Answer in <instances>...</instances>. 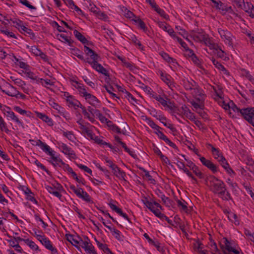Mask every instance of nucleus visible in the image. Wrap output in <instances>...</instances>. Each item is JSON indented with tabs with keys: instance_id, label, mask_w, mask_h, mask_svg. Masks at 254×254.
Segmentation results:
<instances>
[{
	"instance_id": "nucleus-1",
	"label": "nucleus",
	"mask_w": 254,
	"mask_h": 254,
	"mask_svg": "<svg viewBox=\"0 0 254 254\" xmlns=\"http://www.w3.org/2000/svg\"><path fill=\"white\" fill-rule=\"evenodd\" d=\"M207 185L210 190L214 193L218 194L219 196L223 199H230V194L227 191L224 182L214 176H211L208 179Z\"/></svg>"
},
{
	"instance_id": "nucleus-2",
	"label": "nucleus",
	"mask_w": 254,
	"mask_h": 254,
	"mask_svg": "<svg viewBox=\"0 0 254 254\" xmlns=\"http://www.w3.org/2000/svg\"><path fill=\"white\" fill-rule=\"evenodd\" d=\"M84 51L87 56L90 57L85 60V62L89 63L90 64H92L94 63L98 62L100 57L94 51L89 48L87 46L84 45Z\"/></svg>"
},
{
	"instance_id": "nucleus-3",
	"label": "nucleus",
	"mask_w": 254,
	"mask_h": 254,
	"mask_svg": "<svg viewBox=\"0 0 254 254\" xmlns=\"http://www.w3.org/2000/svg\"><path fill=\"white\" fill-rule=\"evenodd\" d=\"M218 33L222 40L230 47H233V38L231 33L227 30L219 28Z\"/></svg>"
},
{
	"instance_id": "nucleus-4",
	"label": "nucleus",
	"mask_w": 254,
	"mask_h": 254,
	"mask_svg": "<svg viewBox=\"0 0 254 254\" xmlns=\"http://www.w3.org/2000/svg\"><path fill=\"white\" fill-rule=\"evenodd\" d=\"M70 189L72 190L76 195L80 198H82L86 202L91 201V197L89 195L81 188H76L74 186L71 185L69 187Z\"/></svg>"
},
{
	"instance_id": "nucleus-5",
	"label": "nucleus",
	"mask_w": 254,
	"mask_h": 254,
	"mask_svg": "<svg viewBox=\"0 0 254 254\" xmlns=\"http://www.w3.org/2000/svg\"><path fill=\"white\" fill-rule=\"evenodd\" d=\"M37 238L47 249L50 250L52 254H56L58 253L57 249L53 247L50 241L44 236L37 235Z\"/></svg>"
},
{
	"instance_id": "nucleus-6",
	"label": "nucleus",
	"mask_w": 254,
	"mask_h": 254,
	"mask_svg": "<svg viewBox=\"0 0 254 254\" xmlns=\"http://www.w3.org/2000/svg\"><path fill=\"white\" fill-rule=\"evenodd\" d=\"M241 114L250 123L252 124L253 120L254 119V108L241 109Z\"/></svg>"
},
{
	"instance_id": "nucleus-7",
	"label": "nucleus",
	"mask_w": 254,
	"mask_h": 254,
	"mask_svg": "<svg viewBox=\"0 0 254 254\" xmlns=\"http://www.w3.org/2000/svg\"><path fill=\"white\" fill-rule=\"evenodd\" d=\"M215 3L217 4L216 6H215L217 9H219L221 11L222 13L225 14L226 12H228L231 14L234 15H237L235 12L233 11L231 6H228L226 5L224 3L220 1L215 2Z\"/></svg>"
},
{
	"instance_id": "nucleus-8",
	"label": "nucleus",
	"mask_w": 254,
	"mask_h": 254,
	"mask_svg": "<svg viewBox=\"0 0 254 254\" xmlns=\"http://www.w3.org/2000/svg\"><path fill=\"white\" fill-rule=\"evenodd\" d=\"M200 160L203 165L207 167L212 171L213 173H215L217 172V166L213 164L211 161L207 160L204 157H200Z\"/></svg>"
},
{
	"instance_id": "nucleus-9",
	"label": "nucleus",
	"mask_w": 254,
	"mask_h": 254,
	"mask_svg": "<svg viewBox=\"0 0 254 254\" xmlns=\"http://www.w3.org/2000/svg\"><path fill=\"white\" fill-rule=\"evenodd\" d=\"M85 100L91 105L96 107L99 103L100 101L94 95L86 93L84 95H83Z\"/></svg>"
},
{
	"instance_id": "nucleus-10",
	"label": "nucleus",
	"mask_w": 254,
	"mask_h": 254,
	"mask_svg": "<svg viewBox=\"0 0 254 254\" xmlns=\"http://www.w3.org/2000/svg\"><path fill=\"white\" fill-rule=\"evenodd\" d=\"M187 166L190 168V169L193 171V172L200 179L203 178V174L199 170L198 167L191 161H188Z\"/></svg>"
},
{
	"instance_id": "nucleus-11",
	"label": "nucleus",
	"mask_w": 254,
	"mask_h": 254,
	"mask_svg": "<svg viewBox=\"0 0 254 254\" xmlns=\"http://www.w3.org/2000/svg\"><path fill=\"white\" fill-rule=\"evenodd\" d=\"M83 120L80 119L77 121V123L80 125L79 128L82 130L83 133H86L88 137L91 139L94 138V134L92 133V131L88 129L87 127L83 125Z\"/></svg>"
},
{
	"instance_id": "nucleus-12",
	"label": "nucleus",
	"mask_w": 254,
	"mask_h": 254,
	"mask_svg": "<svg viewBox=\"0 0 254 254\" xmlns=\"http://www.w3.org/2000/svg\"><path fill=\"white\" fill-rule=\"evenodd\" d=\"M60 148L62 149V152L65 154L68 155L70 157L75 158V154L74 152L66 144L62 143L60 145Z\"/></svg>"
},
{
	"instance_id": "nucleus-13",
	"label": "nucleus",
	"mask_w": 254,
	"mask_h": 254,
	"mask_svg": "<svg viewBox=\"0 0 254 254\" xmlns=\"http://www.w3.org/2000/svg\"><path fill=\"white\" fill-rule=\"evenodd\" d=\"M155 133L157 134L159 138L165 141L170 146L174 148H176V145L172 142L161 131H156Z\"/></svg>"
},
{
	"instance_id": "nucleus-14",
	"label": "nucleus",
	"mask_w": 254,
	"mask_h": 254,
	"mask_svg": "<svg viewBox=\"0 0 254 254\" xmlns=\"http://www.w3.org/2000/svg\"><path fill=\"white\" fill-rule=\"evenodd\" d=\"M196 83L191 79L184 80V86L187 90H194L196 87Z\"/></svg>"
},
{
	"instance_id": "nucleus-15",
	"label": "nucleus",
	"mask_w": 254,
	"mask_h": 254,
	"mask_svg": "<svg viewBox=\"0 0 254 254\" xmlns=\"http://www.w3.org/2000/svg\"><path fill=\"white\" fill-rule=\"evenodd\" d=\"M218 162L220 163L221 166L225 169V170L229 173V174H234V172L233 170L230 167L229 165L227 163L226 159L224 157L222 158L221 159H219Z\"/></svg>"
},
{
	"instance_id": "nucleus-16",
	"label": "nucleus",
	"mask_w": 254,
	"mask_h": 254,
	"mask_svg": "<svg viewBox=\"0 0 254 254\" xmlns=\"http://www.w3.org/2000/svg\"><path fill=\"white\" fill-rule=\"evenodd\" d=\"M156 118L158 120H159L165 126L169 128L172 132L176 131V129L174 127L173 125L170 123H166L165 121L166 120V119L164 116L161 115H158L156 116Z\"/></svg>"
},
{
	"instance_id": "nucleus-17",
	"label": "nucleus",
	"mask_w": 254,
	"mask_h": 254,
	"mask_svg": "<svg viewBox=\"0 0 254 254\" xmlns=\"http://www.w3.org/2000/svg\"><path fill=\"white\" fill-rule=\"evenodd\" d=\"M91 65L93 68L99 72L106 76H109L107 70L101 64H98V62L93 64Z\"/></svg>"
},
{
	"instance_id": "nucleus-18",
	"label": "nucleus",
	"mask_w": 254,
	"mask_h": 254,
	"mask_svg": "<svg viewBox=\"0 0 254 254\" xmlns=\"http://www.w3.org/2000/svg\"><path fill=\"white\" fill-rule=\"evenodd\" d=\"M73 33L75 37L81 42H82L83 44H85V45L86 46L89 45L90 42L78 31L74 30L73 31Z\"/></svg>"
},
{
	"instance_id": "nucleus-19",
	"label": "nucleus",
	"mask_w": 254,
	"mask_h": 254,
	"mask_svg": "<svg viewBox=\"0 0 254 254\" xmlns=\"http://www.w3.org/2000/svg\"><path fill=\"white\" fill-rule=\"evenodd\" d=\"M205 44L210 47L211 49H214L216 51L218 50V48H219V46L213 42V41L210 39V38L208 37L207 35L206 37L203 40Z\"/></svg>"
},
{
	"instance_id": "nucleus-20",
	"label": "nucleus",
	"mask_w": 254,
	"mask_h": 254,
	"mask_svg": "<svg viewBox=\"0 0 254 254\" xmlns=\"http://www.w3.org/2000/svg\"><path fill=\"white\" fill-rule=\"evenodd\" d=\"M113 167L112 169L114 174L118 178L125 179L126 173L124 171H121L117 165H113Z\"/></svg>"
},
{
	"instance_id": "nucleus-21",
	"label": "nucleus",
	"mask_w": 254,
	"mask_h": 254,
	"mask_svg": "<svg viewBox=\"0 0 254 254\" xmlns=\"http://www.w3.org/2000/svg\"><path fill=\"white\" fill-rule=\"evenodd\" d=\"M6 115L7 117L11 119L12 120L14 121L17 124L22 126V123L20 121L18 118L15 115L14 113L11 111L6 112Z\"/></svg>"
},
{
	"instance_id": "nucleus-22",
	"label": "nucleus",
	"mask_w": 254,
	"mask_h": 254,
	"mask_svg": "<svg viewBox=\"0 0 254 254\" xmlns=\"http://www.w3.org/2000/svg\"><path fill=\"white\" fill-rule=\"evenodd\" d=\"M46 189L49 193L53 194L55 196L59 198L61 197V194L59 192V191L56 190V188H54L52 186H46Z\"/></svg>"
},
{
	"instance_id": "nucleus-23",
	"label": "nucleus",
	"mask_w": 254,
	"mask_h": 254,
	"mask_svg": "<svg viewBox=\"0 0 254 254\" xmlns=\"http://www.w3.org/2000/svg\"><path fill=\"white\" fill-rule=\"evenodd\" d=\"M228 218L230 221L234 223L236 225L239 224V221L236 214L233 212H228Z\"/></svg>"
},
{
	"instance_id": "nucleus-24",
	"label": "nucleus",
	"mask_w": 254,
	"mask_h": 254,
	"mask_svg": "<svg viewBox=\"0 0 254 254\" xmlns=\"http://www.w3.org/2000/svg\"><path fill=\"white\" fill-rule=\"evenodd\" d=\"M194 92H195V98H196L197 100L199 101L204 100L205 95L203 94L202 90L196 87L194 89Z\"/></svg>"
},
{
	"instance_id": "nucleus-25",
	"label": "nucleus",
	"mask_w": 254,
	"mask_h": 254,
	"mask_svg": "<svg viewBox=\"0 0 254 254\" xmlns=\"http://www.w3.org/2000/svg\"><path fill=\"white\" fill-rule=\"evenodd\" d=\"M79 107L82 109V113L84 116L86 117L90 122L92 123L94 122L95 121L94 117L92 115H90V114L87 111L85 107L83 106L82 105H80Z\"/></svg>"
},
{
	"instance_id": "nucleus-26",
	"label": "nucleus",
	"mask_w": 254,
	"mask_h": 254,
	"mask_svg": "<svg viewBox=\"0 0 254 254\" xmlns=\"http://www.w3.org/2000/svg\"><path fill=\"white\" fill-rule=\"evenodd\" d=\"M74 82L76 84V85L74 86L76 88H77L78 90L80 95L82 96L83 95H84L87 93L86 90L84 88V86L76 81H75Z\"/></svg>"
},
{
	"instance_id": "nucleus-27",
	"label": "nucleus",
	"mask_w": 254,
	"mask_h": 254,
	"mask_svg": "<svg viewBox=\"0 0 254 254\" xmlns=\"http://www.w3.org/2000/svg\"><path fill=\"white\" fill-rule=\"evenodd\" d=\"M84 250L86 252L90 254H97L94 247L90 243V241L88 242V245L86 246Z\"/></svg>"
},
{
	"instance_id": "nucleus-28",
	"label": "nucleus",
	"mask_w": 254,
	"mask_h": 254,
	"mask_svg": "<svg viewBox=\"0 0 254 254\" xmlns=\"http://www.w3.org/2000/svg\"><path fill=\"white\" fill-rule=\"evenodd\" d=\"M65 4L71 9H74L76 11H80V9L74 4L72 0H63Z\"/></svg>"
},
{
	"instance_id": "nucleus-29",
	"label": "nucleus",
	"mask_w": 254,
	"mask_h": 254,
	"mask_svg": "<svg viewBox=\"0 0 254 254\" xmlns=\"http://www.w3.org/2000/svg\"><path fill=\"white\" fill-rule=\"evenodd\" d=\"M207 34H203V33H198L197 34H195L193 35V38L195 40L202 42L206 37Z\"/></svg>"
},
{
	"instance_id": "nucleus-30",
	"label": "nucleus",
	"mask_w": 254,
	"mask_h": 254,
	"mask_svg": "<svg viewBox=\"0 0 254 254\" xmlns=\"http://www.w3.org/2000/svg\"><path fill=\"white\" fill-rule=\"evenodd\" d=\"M37 116L40 119L42 120L43 121L47 123L49 125H51L52 123L51 119H50L47 115L45 114H43L42 113H37Z\"/></svg>"
},
{
	"instance_id": "nucleus-31",
	"label": "nucleus",
	"mask_w": 254,
	"mask_h": 254,
	"mask_svg": "<svg viewBox=\"0 0 254 254\" xmlns=\"http://www.w3.org/2000/svg\"><path fill=\"white\" fill-rule=\"evenodd\" d=\"M52 163L54 166H58L60 167H63L65 164L60 158L58 157L54 158Z\"/></svg>"
},
{
	"instance_id": "nucleus-32",
	"label": "nucleus",
	"mask_w": 254,
	"mask_h": 254,
	"mask_svg": "<svg viewBox=\"0 0 254 254\" xmlns=\"http://www.w3.org/2000/svg\"><path fill=\"white\" fill-rule=\"evenodd\" d=\"M152 97L158 101L162 105L165 107L167 106V103L166 100L160 95H152Z\"/></svg>"
},
{
	"instance_id": "nucleus-33",
	"label": "nucleus",
	"mask_w": 254,
	"mask_h": 254,
	"mask_svg": "<svg viewBox=\"0 0 254 254\" xmlns=\"http://www.w3.org/2000/svg\"><path fill=\"white\" fill-rule=\"evenodd\" d=\"M67 240L70 242L72 245L75 246L78 249H79V247L77 245L79 240L75 239L72 235H69L68 236H67Z\"/></svg>"
},
{
	"instance_id": "nucleus-34",
	"label": "nucleus",
	"mask_w": 254,
	"mask_h": 254,
	"mask_svg": "<svg viewBox=\"0 0 254 254\" xmlns=\"http://www.w3.org/2000/svg\"><path fill=\"white\" fill-rule=\"evenodd\" d=\"M79 240L78 241V245H79V246H78L79 247L80 246L84 249L86 246L88 245V242L90 241V240L87 236L84 237V240H82L81 238H79Z\"/></svg>"
},
{
	"instance_id": "nucleus-35",
	"label": "nucleus",
	"mask_w": 254,
	"mask_h": 254,
	"mask_svg": "<svg viewBox=\"0 0 254 254\" xmlns=\"http://www.w3.org/2000/svg\"><path fill=\"white\" fill-rule=\"evenodd\" d=\"M57 37L60 40L64 42H67L69 45L72 43L70 39H68V37L63 34H58Z\"/></svg>"
},
{
	"instance_id": "nucleus-36",
	"label": "nucleus",
	"mask_w": 254,
	"mask_h": 254,
	"mask_svg": "<svg viewBox=\"0 0 254 254\" xmlns=\"http://www.w3.org/2000/svg\"><path fill=\"white\" fill-rule=\"evenodd\" d=\"M150 210L158 217L163 219L165 215L162 213L159 209L157 208H155L154 206H153L152 208H150Z\"/></svg>"
},
{
	"instance_id": "nucleus-37",
	"label": "nucleus",
	"mask_w": 254,
	"mask_h": 254,
	"mask_svg": "<svg viewBox=\"0 0 254 254\" xmlns=\"http://www.w3.org/2000/svg\"><path fill=\"white\" fill-rule=\"evenodd\" d=\"M120 144L124 148L126 152H127V153H128V154L130 156H131L132 157H133L134 158L136 157V155L134 154V153L133 151H130V149L127 147V146H126V144L124 142H123L122 141H120Z\"/></svg>"
},
{
	"instance_id": "nucleus-38",
	"label": "nucleus",
	"mask_w": 254,
	"mask_h": 254,
	"mask_svg": "<svg viewBox=\"0 0 254 254\" xmlns=\"http://www.w3.org/2000/svg\"><path fill=\"white\" fill-rule=\"evenodd\" d=\"M189 110V109L186 105H184L181 108L178 109L179 114L184 116L187 115Z\"/></svg>"
},
{
	"instance_id": "nucleus-39",
	"label": "nucleus",
	"mask_w": 254,
	"mask_h": 254,
	"mask_svg": "<svg viewBox=\"0 0 254 254\" xmlns=\"http://www.w3.org/2000/svg\"><path fill=\"white\" fill-rule=\"evenodd\" d=\"M209 248L212 252V253H215L218 252V249L217 247L216 244L212 240H211L209 243Z\"/></svg>"
},
{
	"instance_id": "nucleus-40",
	"label": "nucleus",
	"mask_w": 254,
	"mask_h": 254,
	"mask_svg": "<svg viewBox=\"0 0 254 254\" xmlns=\"http://www.w3.org/2000/svg\"><path fill=\"white\" fill-rule=\"evenodd\" d=\"M160 16L163 17L166 19H168L169 18V16L166 14L165 12V11L159 8L158 6L155 7V9H154Z\"/></svg>"
},
{
	"instance_id": "nucleus-41",
	"label": "nucleus",
	"mask_w": 254,
	"mask_h": 254,
	"mask_svg": "<svg viewBox=\"0 0 254 254\" xmlns=\"http://www.w3.org/2000/svg\"><path fill=\"white\" fill-rule=\"evenodd\" d=\"M212 62L213 64L218 69H220L221 70H222V71H225V72L227 71L226 69L224 67V66L222 65L220 63H219L218 61H216L213 58L212 59Z\"/></svg>"
},
{
	"instance_id": "nucleus-42",
	"label": "nucleus",
	"mask_w": 254,
	"mask_h": 254,
	"mask_svg": "<svg viewBox=\"0 0 254 254\" xmlns=\"http://www.w3.org/2000/svg\"><path fill=\"white\" fill-rule=\"evenodd\" d=\"M2 92H5L8 96H12V97H14L15 96V97L18 98V95H19L20 97H21L22 99H23V98H24L25 97V95H24L23 94H20L18 91H16L18 93L17 94L12 93L10 92V91L5 92L4 90H2Z\"/></svg>"
},
{
	"instance_id": "nucleus-43",
	"label": "nucleus",
	"mask_w": 254,
	"mask_h": 254,
	"mask_svg": "<svg viewBox=\"0 0 254 254\" xmlns=\"http://www.w3.org/2000/svg\"><path fill=\"white\" fill-rule=\"evenodd\" d=\"M72 51H73V52H72L73 55L76 56L79 59L83 60L84 61H85V60L84 59L83 55L80 54V53L81 52L78 49H72Z\"/></svg>"
},
{
	"instance_id": "nucleus-44",
	"label": "nucleus",
	"mask_w": 254,
	"mask_h": 254,
	"mask_svg": "<svg viewBox=\"0 0 254 254\" xmlns=\"http://www.w3.org/2000/svg\"><path fill=\"white\" fill-rule=\"evenodd\" d=\"M160 75L162 80L163 81H164L167 84L169 85V84L171 82L169 76L167 74H164L162 72H161Z\"/></svg>"
},
{
	"instance_id": "nucleus-45",
	"label": "nucleus",
	"mask_w": 254,
	"mask_h": 254,
	"mask_svg": "<svg viewBox=\"0 0 254 254\" xmlns=\"http://www.w3.org/2000/svg\"><path fill=\"white\" fill-rule=\"evenodd\" d=\"M130 39L135 45H136L138 46L139 49L141 50L143 49V47L140 42L134 36H131Z\"/></svg>"
},
{
	"instance_id": "nucleus-46",
	"label": "nucleus",
	"mask_w": 254,
	"mask_h": 254,
	"mask_svg": "<svg viewBox=\"0 0 254 254\" xmlns=\"http://www.w3.org/2000/svg\"><path fill=\"white\" fill-rule=\"evenodd\" d=\"M227 183L229 184V185L231 187L232 190L233 191H237V189L238 188L237 184L235 183H233L230 179H228L227 181Z\"/></svg>"
},
{
	"instance_id": "nucleus-47",
	"label": "nucleus",
	"mask_w": 254,
	"mask_h": 254,
	"mask_svg": "<svg viewBox=\"0 0 254 254\" xmlns=\"http://www.w3.org/2000/svg\"><path fill=\"white\" fill-rule=\"evenodd\" d=\"M134 21L138 24V26L143 30L146 29V26L145 23L140 18H137L136 19L134 20Z\"/></svg>"
},
{
	"instance_id": "nucleus-48",
	"label": "nucleus",
	"mask_w": 254,
	"mask_h": 254,
	"mask_svg": "<svg viewBox=\"0 0 254 254\" xmlns=\"http://www.w3.org/2000/svg\"><path fill=\"white\" fill-rule=\"evenodd\" d=\"M158 26L162 28L164 31H166L168 29V27H170L169 25L164 22L157 21Z\"/></svg>"
},
{
	"instance_id": "nucleus-49",
	"label": "nucleus",
	"mask_w": 254,
	"mask_h": 254,
	"mask_svg": "<svg viewBox=\"0 0 254 254\" xmlns=\"http://www.w3.org/2000/svg\"><path fill=\"white\" fill-rule=\"evenodd\" d=\"M188 50L190 51V54L191 55V60L193 63L196 64H199V60L193 53V51L190 49H188Z\"/></svg>"
},
{
	"instance_id": "nucleus-50",
	"label": "nucleus",
	"mask_w": 254,
	"mask_h": 254,
	"mask_svg": "<svg viewBox=\"0 0 254 254\" xmlns=\"http://www.w3.org/2000/svg\"><path fill=\"white\" fill-rule=\"evenodd\" d=\"M49 103L50 106L58 110V112H60L61 109H63L62 107H61L57 103H55L53 100H50Z\"/></svg>"
},
{
	"instance_id": "nucleus-51",
	"label": "nucleus",
	"mask_w": 254,
	"mask_h": 254,
	"mask_svg": "<svg viewBox=\"0 0 254 254\" xmlns=\"http://www.w3.org/2000/svg\"><path fill=\"white\" fill-rule=\"evenodd\" d=\"M19 1L21 3L24 5L26 7H28L29 8L31 9H36V8L31 5L30 3H29L28 1L27 0H19Z\"/></svg>"
},
{
	"instance_id": "nucleus-52",
	"label": "nucleus",
	"mask_w": 254,
	"mask_h": 254,
	"mask_svg": "<svg viewBox=\"0 0 254 254\" xmlns=\"http://www.w3.org/2000/svg\"><path fill=\"white\" fill-rule=\"evenodd\" d=\"M245 234L248 236L249 238V239L254 242V233H251L249 230L245 229Z\"/></svg>"
},
{
	"instance_id": "nucleus-53",
	"label": "nucleus",
	"mask_w": 254,
	"mask_h": 254,
	"mask_svg": "<svg viewBox=\"0 0 254 254\" xmlns=\"http://www.w3.org/2000/svg\"><path fill=\"white\" fill-rule=\"evenodd\" d=\"M31 52L35 56H38L39 55H40L41 51L38 49L36 46H32L31 48Z\"/></svg>"
},
{
	"instance_id": "nucleus-54",
	"label": "nucleus",
	"mask_w": 254,
	"mask_h": 254,
	"mask_svg": "<svg viewBox=\"0 0 254 254\" xmlns=\"http://www.w3.org/2000/svg\"><path fill=\"white\" fill-rule=\"evenodd\" d=\"M24 241L32 249H36L38 248L37 246L34 243V242L32 241H30L29 239H26L24 240Z\"/></svg>"
},
{
	"instance_id": "nucleus-55",
	"label": "nucleus",
	"mask_w": 254,
	"mask_h": 254,
	"mask_svg": "<svg viewBox=\"0 0 254 254\" xmlns=\"http://www.w3.org/2000/svg\"><path fill=\"white\" fill-rule=\"evenodd\" d=\"M160 54L162 58L167 62H171V61H172V62H173V59L171 58L167 53L163 52Z\"/></svg>"
},
{
	"instance_id": "nucleus-56",
	"label": "nucleus",
	"mask_w": 254,
	"mask_h": 254,
	"mask_svg": "<svg viewBox=\"0 0 254 254\" xmlns=\"http://www.w3.org/2000/svg\"><path fill=\"white\" fill-rule=\"evenodd\" d=\"M213 155L215 158L217 159L218 161H219V159H221L222 158L224 157L222 153L220 152L219 149L213 152Z\"/></svg>"
},
{
	"instance_id": "nucleus-57",
	"label": "nucleus",
	"mask_w": 254,
	"mask_h": 254,
	"mask_svg": "<svg viewBox=\"0 0 254 254\" xmlns=\"http://www.w3.org/2000/svg\"><path fill=\"white\" fill-rule=\"evenodd\" d=\"M96 116H97L99 118V119L100 120V121L102 122V123H105L106 122H107V121L108 120V119L105 117H104L101 113L99 111L98 112V113H97V114L96 115Z\"/></svg>"
},
{
	"instance_id": "nucleus-58",
	"label": "nucleus",
	"mask_w": 254,
	"mask_h": 254,
	"mask_svg": "<svg viewBox=\"0 0 254 254\" xmlns=\"http://www.w3.org/2000/svg\"><path fill=\"white\" fill-rule=\"evenodd\" d=\"M77 166L80 169L83 170L85 172H86L90 174H91L92 171L88 167L84 166L82 164H78L77 165Z\"/></svg>"
},
{
	"instance_id": "nucleus-59",
	"label": "nucleus",
	"mask_w": 254,
	"mask_h": 254,
	"mask_svg": "<svg viewBox=\"0 0 254 254\" xmlns=\"http://www.w3.org/2000/svg\"><path fill=\"white\" fill-rule=\"evenodd\" d=\"M148 124L152 128L156 129V131H160V127L152 121L149 120Z\"/></svg>"
},
{
	"instance_id": "nucleus-60",
	"label": "nucleus",
	"mask_w": 254,
	"mask_h": 254,
	"mask_svg": "<svg viewBox=\"0 0 254 254\" xmlns=\"http://www.w3.org/2000/svg\"><path fill=\"white\" fill-rule=\"evenodd\" d=\"M174 39H176L178 42L181 45V46L185 48L186 50H188L189 48L187 47V44L185 42H183L181 38H179L177 36L174 38Z\"/></svg>"
},
{
	"instance_id": "nucleus-61",
	"label": "nucleus",
	"mask_w": 254,
	"mask_h": 254,
	"mask_svg": "<svg viewBox=\"0 0 254 254\" xmlns=\"http://www.w3.org/2000/svg\"><path fill=\"white\" fill-rule=\"evenodd\" d=\"M113 235L115 236V238L119 240V241H122V238L121 237V235H120V232L117 230L116 229H113Z\"/></svg>"
},
{
	"instance_id": "nucleus-62",
	"label": "nucleus",
	"mask_w": 254,
	"mask_h": 254,
	"mask_svg": "<svg viewBox=\"0 0 254 254\" xmlns=\"http://www.w3.org/2000/svg\"><path fill=\"white\" fill-rule=\"evenodd\" d=\"M107 91L113 97H117L116 95L113 93V88L111 86H105Z\"/></svg>"
},
{
	"instance_id": "nucleus-63",
	"label": "nucleus",
	"mask_w": 254,
	"mask_h": 254,
	"mask_svg": "<svg viewBox=\"0 0 254 254\" xmlns=\"http://www.w3.org/2000/svg\"><path fill=\"white\" fill-rule=\"evenodd\" d=\"M143 203L150 209L153 208V203L149 201L147 198H145L144 200H142Z\"/></svg>"
},
{
	"instance_id": "nucleus-64",
	"label": "nucleus",
	"mask_w": 254,
	"mask_h": 254,
	"mask_svg": "<svg viewBox=\"0 0 254 254\" xmlns=\"http://www.w3.org/2000/svg\"><path fill=\"white\" fill-rule=\"evenodd\" d=\"M41 148L47 153H48L51 150L50 147L45 143H44L41 146Z\"/></svg>"
}]
</instances>
